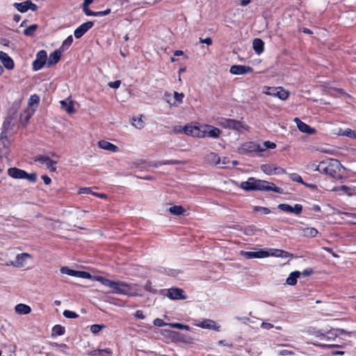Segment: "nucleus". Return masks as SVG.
<instances>
[{"instance_id":"f257e3e1","label":"nucleus","mask_w":356,"mask_h":356,"mask_svg":"<svg viewBox=\"0 0 356 356\" xmlns=\"http://www.w3.org/2000/svg\"><path fill=\"white\" fill-rule=\"evenodd\" d=\"M240 187L245 191H273L277 193H282L283 190L276 186L273 183L267 181L250 177L247 181H242Z\"/></svg>"},{"instance_id":"f03ea898","label":"nucleus","mask_w":356,"mask_h":356,"mask_svg":"<svg viewBox=\"0 0 356 356\" xmlns=\"http://www.w3.org/2000/svg\"><path fill=\"white\" fill-rule=\"evenodd\" d=\"M341 163L337 159H327L321 161L318 165H316L315 170L334 177L339 170Z\"/></svg>"},{"instance_id":"7ed1b4c3","label":"nucleus","mask_w":356,"mask_h":356,"mask_svg":"<svg viewBox=\"0 0 356 356\" xmlns=\"http://www.w3.org/2000/svg\"><path fill=\"white\" fill-rule=\"evenodd\" d=\"M33 260V256L27 252L17 254L14 261H10L6 264V266H12L15 268H24L29 261Z\"/></svg>"},{"instance_id":"20e7f679","label":"nucleus","mask_w":356,"mask_h":356,"mask_svg":"<svg viewBox=\"0 0 356 356\" xmlns=\"http://www.w3.org/2000/svg\"><path fill=\"white\" fill-rule=\"evenodd\" d=\"M218 124L222 127L232 129L238 131L248 129V126L243 124L240 121L233 119L222 118L219 121Z\"/></svg>"},{"instance_id":"39448f33","label":"nucleus","mask_w":356,"mask_h":356,"mask_svg":"<svg viewBox=\"0 0 356 356\" xmlns=\"http://www.w3.org/2000/svg\"><path fill=\"white\" fill-rule=\"evenodd\" d=\"M110 288L113 289V292L117 293L127 295V296H132L133 295L131 293V285H129L124 282L112 281Z\"/></svg>"},{"instance_id":"423d86ee","label":"nucleus","mask_w":356,"mask_h":356,"mask_svg":"<svg viewBox=\"0 0 356 356\" xmlns=\"http://www.w3.org/2000/svg\"><path fill=\"white\" fill-rule=\"evenodd\" d=\"M164 332L166 333V336H168L173 342H182L185 343H193V339L191 337L186 336L179 332L169 330H165Z\"/></svg>"},{"instance_id":"0eeeda50","label":"nucleus","mask_w":356,"mask_h":356,"mask_svg":"<svg viewBox=\"0 0 356 356\" xmlns=\"http://www.w3.org/2000/svg\"><path fill=\"white\" fill-rule=\"evenodd\" d=\"M264 93L267 95L277 97L281 100H286L289 95V92L282 87H268Z\"/></svg>"},{"instance_id":"6e6552de","label":"nucleus","mask_w":356,"mask_h":356,"mask_svg":"<svg viewBox=\"0 0 356 356\" xmlns=\"http://www.w3.org/2000/svg\"><path fill=\"white\" fill-rule=\"evenodd\" d=\"M261 149V145L254 142H246L241 145L238 148V152L241 154H246L252 152H258Z\"/></svg>"},{"instance_id":"1a4fd4ad","label":"nucleus","mask_w":356,"mask_h":356,"mask_svg":"<svg viewBox=\"0 0 356 356\" xmlns=\"http://www.w3.org/2000/svg\"><path fill=\"white\" fill-rule=\"evenodd\" d=\"M47 62V54L44 50H40L36 55L35 60L33 62V69L38 71L43 67Z\"/></svg>"},{"instance_id":"9d476101","label":"nucleus","mask_w":356,"mask_h":356,"mask_svg":"<svg viewBox=\"0 0 356 356\" xmlns=\"http://www.w3.org/2000/svg\"><path fill=\"white\" fill-rule=\"evenodd\" d=\"M201 134H204V137L209 136L213 138H217L220 134V130L211 125H204L202 127V129H201Z\"/></svg>"},{"instance_id":"9b49d317","label":"nucleus","mask_w":356,"mask_h":356,"mask_svg":"<svg viewBox=\"0 0 356 356\" xmlns=\"http://www.w3.org/2000/svg\"><path fill=\"white\" fill-rule=\"evenodd\" d=\"M184 291L179 288H171L167 291L166 296L171 300H185L186 296Z\"/></svg>"},{"instance_id":"f8f14e48","label":"nucleus","mask_w":356,"mask_h":356,"mask_svg":"<svg viewBox=\"0 0 356 356\" xmlns=\"http://www.w3.org/2000/svg\"><path fill=\"white\" fill-rule=\"evenodd\" d=\"M9 140L6 132H2L0 135V156H6L9 153L8 147Z\"/></svg>"},{"instance_id":"ddd939ff","label":"nucleus","mask_w":356,"mask_h":356,"mask_svg":"<svg viewBox=\"0 0 356 356\" xmlns=\"http://www.w3.org/2000/svg\"><path fill=\"white\" fill-rule=\"evenodd\" d=\"M261 170L267 175H275L285 173V170L275 166L273 164H264L261 167Z\"/></svg>"},{"instance_id":"4468645a","label":"nucleus","mask_w":356,"mask_h":356,"mask_svg":"<svg viewBox=\"0 0 356 356\" xmlns=\"http://www.w3.org/2000/svg\"><path fill=\"white\" fill-rule=\"evenodd\" d=\"M253 69L250 66L234 65L230 67L229 72L232 74L241 75L250 73Z\"/></svg>"},{"instance_id":"2eb2a0df","label":"nucleus","mask_w":356,"mask_h":356,"mask_svg":"<svg viewBox=\"0 0 356 356\" xmlns=\"http://www.w3.org/2000/svg\"><path fill=\"white\" fill-rule=\"evenodd\" d=\"M277 208L281 211L293 213L296 215L300 214L302 210V206L299 204H295L294 207H291L287 204H280L277 206Z\"/></svg>"},{"instance_id":"dca6fc26","label":"nucleus","mask_w":356,"mask_h":356,"mask_svg":"<svg viewBox=\"0 0 356 356\" xmlns=\"http://www.w3.org/2000/svg\"><path fill=\"white\" fill-rule=\"evenodd\" d=\"M197 327L213 330L217 332L220 331V326L216 324V323L211 319H204L201 322L195 324Z\"/></svg>"},{"instance_id":"f3484780","label":"nucleus","mask_w":356,"mask_h":356,"mask_svg":"<svg viewBox=\"0 0 356 356\" xmlns=\"http://www.w3.org/2000/svg\"><path fill=\"white\" fill-rule=\"evenodd\" d=\"M182 131L188 136H195L198 138H204V134H201V129L197 128V127H193L191 125H185Z\"/></svg>"},{"instance_id":"a211bd4d","label":"nucleus","mask_w":356,"mask_h":356,"mask_svg":"<svg viewBox=\"0 0 356 356\" xmlns=\"http://www.w3.org/2000/svg\"><path fill=\"white\" fill-rule=\"evenodd\" d=\"M93 26L92 22H87L82 24L74 31V37L76 38H81Z\"/></svg>"},{"instance_id":"6ab92c4d","label":"nucleus","mask_w":356,"mask_h":356,"mask_svg":"<svg viewBox=\"0 0 356 356\" xmlns=\"http://www.w3.org/2000/svg\"><path fill=\"white\" fill-rule=\"evenodd\" d=\"M35 161H38L41 163H44L46 165L47 168L51 172L56 171V161L51 160L47 156H38L35 159Z\"/></svg>"},{"instance_id":"aec40b11","label":"nucleus","mask_w":356,"mask_h":356,"mask_svg":"<svg viewBox=\"0 0 356 356\" xmlns=\"http://www.w3.org/2000/svg\"><path fill=\"white\" fill-rule=\"evenodd\" d=\"M0 60L7 70H13L15 67L13 59L3 51H0Z\"/></svg>"},{"instance_id":"412c9836","label":"nucleus","mask_w":356,"mask_h":356,"mask_svg":"<svg viewBox=\"0 0 356 356\" xmlns=\"http://www.w3.org/2000/svg\"><path fill=\"white\" fill-rule=\"evenodd\" d=\"M15 6L21 13H25L29 9L31 10H35L37 9V6L31 1L15 3Z\"/></svg>"},{"instance_id":"4be33fe9","label":"nucleus","mask_w":356,"mask_h":356,"mask_svg":"<svg viewBox=\"0 0 356 356\" xmlns=\"http://www.w3.org/2000/svg\"><path fill=\"white\" fill-rule=\"evenodd\" d=\"M294 122L301 132L309 134H314L316 133V130L314 129L311 128L309 125L302 122L299 118H296L294 119Z\"/></svg>"},{"instance_id":"5701e85b","label":"nucleus","mask_w":356,"mask_h":356,"mask_svg":"<svg viewBox=\"0 0 356 356\" xmlns=\"http://www.w3.org/2000/svg\"><path fill=\"white\" fill-rule=\"evenodd\" d=\"M61 52L60 49H58L50 54L47 62V66L48 67L54 66L59 61L61 56Z\"/></svg>"},{"instance_id":"b1692460","label":"nucleus","mask_w":356,"mask_h":356,"mask_svg":"<svg viewBox=\"0 0 356 356\" xmlns=\"http://www.w3.org/2000/svg\"><path fill=\"white\" fill-rule=\"evenodd\" d=\"M8 175L14 179H24L27 172L17 168H10L8 170Z\"/></svg>"},{"instance_id":"393cba45","label":"nucleus","mask_w":356,"mask_h":356,"mask_svg":"<svg viewBox=\"0 0 356 356\" xmlns=\"http://www.w3.org/2000/svg\"><path fill=\"white\" fill-rule=\"evenodd\" d=\"M241 254H243L247 259L264 258L270 255L268 252L264 250H260L257 252H241Z\"/></svg>"},{"instance_id":"a878e982","label":"nucleus","mask_w":356,"mask_h":356,"mask_svg":"<svg viewBox=\"0 0 356 356\" xmlns=\"http://www.w3.org/2000/svg\"><path fill=\"white\" fill-rule=\"evenodd\" d=\"M98 146L99 148L111 152H116L118 151L119 148L115 145L104 140H102L98 142Z\"/></svg>"},{"instance_id":"bb28decb","label":"nucleus","mask_w":356,"mask_h":356,"mask_svg":"<svg viewBox=\"0 0 356 356\" xmlns=\"http://www.w3.org/2000/svg\"><path fill=\"white\" fill-rule=\"evenodd\" d=\"M87 354L91 356H111L112 351L109 348L96 349L91 351H88Z\"/></svg>"},{"instance_id":"cd10ccee","label":"nucleus","mask_w":356,"mask_h":356,"mask_svg":"<svg viewBox=\"0 0 356 356\" xmlns=\"http://www.w3.org/2000/svg\"><path fill=\"white\" fill-rule=\"evenodd\" d=\"M15 311L18 314H28L31 312V308L27 305L19 303L15 306Z\"/></svg>"},{"instance_id":"c85d7f7f","label":"nucleus","mask_w":356,"mask_h":356,"mask_svg":"<svg viewBox=\"0 0 356 356\" xmlns=\"http://www.w3.org/2000/svg\"><path fill=\"white\" fill-rule=\"evenodd\" d=\"M301 273L300 271H293L286 280V283L289 285L293 286L297 282V279L300 276Z\"/></svg>"},{"instance_id":"c756f323","label":"nucleus","mask_w":356,"mask_h":356,"mask_svg":"<svg viewBox=\"0 0 356 356\" xmlns=\"http://www.w3.org/2000/svg\"><path fill=\"white\" fill-rule=\"evenodd\" d=\"M301 232L305 237H315L318 233V230L314 227L302 228Z\"/></svg>"},{"instance_id":"7c9ffc66","label":"nucleus","mask_w":356,"mask_h":356,"mask_svg":"<svg viewBox=\"0 0 356 356\" xmlns=\"http://www.w3.org/2000/svg\"><path fill=\"white\" fill-rule=\"evenodd\" d=\"M252 45L253 49L257 54H260L263 52L264 43L261 39L255 38L253 40Z\"/></svg>"},{"instance_id":"2f4dec72","label":"nucleus","mask_w":356,"mask_h":356,"mask_svg":"<svg viewBox=\"0 0 356 356\" xmlns=\"http://www.w3.org/2000/svg\"><path fill=\"white\" fill-rule=\"evenodd\" d=\"M61 108L65 111L67 113L72 114L74 112V106L72 104V102L70 101L67 103L65 100H61L60 102Z\"/></svg>"},{"instance_id":"473e14b6","label":"nucleus","mask_w":356,"mask_h":356,"mask_svg":"<svg viewBox=\"0 0 356 356\" xmlns=\"http://www.w3.org/2000/svg\"><path fill=\"white\" fill-rule=\"evenodd\" d=\"M170 213L175 216L183 215L186 210L181 205H174L168 209Z\"/></svg>"},{"instance_id":"72a5a7b5","label":"nucleus","mask_w":356,"mask_h":356,"mask_svg":"<svg viewBox=\"0 0 356 356\" xmlns=\"http://www.w3.org/2000/svg\"><path fill=\"white\" fill-rule=\"evenodd\" d=\"M142 115H140V117H138V118H133L132 119V125L134 127H135L136 129H140L144 127L145 126V122L144 121L142 120Z\"/></svg>"},{"instance_id":"f704fd0d","label":"nucleus","mask_w":356,"mask_h":356,"mask_svg":"<svg viewBox=\"0 0 356 356\" xmlns=\"http://www.w3.org/2000/svg\"><path fill=\"white\" fill-rule=\"evenodd\" d=\"M208 161L211 164H218L220 163V157L219 156L213 152L210 153L207 156Z\"/></svg>"},{"instance_id":"c9c22d12","label":"nucleus","mask_w":356,"mask_h":356,"mask_svg":"<svg viewBox=\"0 0 356 356\" xmlns=\"http://www.w3.org/2000/svg\"><path fill=\"white\" fill-rule=\"evenodd\" d=\"M73 42V38L72 35L68 36L63 42L61 47L59 48L61 51H64L67 49Z\"/></svg>"},{"instance_id":"e433bc0d","label":"nucleus","mask_w":356,"mask_h":356,"mask_svg":"<svg viewBox=\"0 0 356 356\" xmlns=\"http://www.w3.org/2000/svg\"><path fill=\"white\" fill-rule=\"evenodd\" d=\"M276 147V144L275 143L270 141H265L263 143V145H261V149L259 150V153L264 152L267 149H275Z\"/></svg>"},{"instance_id":"4c0bfd02","label":"nucleus","mask_w":356,"mask_h":356,"mask_svg":"<svg viewBox=\"0 0 356 356\" xmlns=\"http://www.w3.org/2000/svg\"><path fill=\"white\" fill-rule=\"evenodd\" d=\"M180 163H184V162L179 160H166L158 162V163L155 164L154 166L158 167L159 165H175Z\"/></svg>"},{"instance_id":"58836bf2","label":"nucleus","mask_w":356,"mask_h":356,"mask_svg":"<svg viewBox=\"0 0 356 356\" xmlns=\"http://www.w3.org/2000/svg\"><path fill=\"white\" fill-rule=\"evenodd\" d=\"M271 255L279 257H287L289 256H291L289 252L282 250H273V252L271 253Z\"/></svg>"},{"instance_id":"ea45409f","label":"nucleus","mask_w":356,"mask_h":356,"mask_svg":"<svg viewBox=\"0 0 356 356\" xmlns=\"http://www.w3.org/2000/svg\"><path fill=\"white\" fill-rule=\"evenodd\" d=\"M168 326L172 328H177L179 330H190V327L187 325H184L179 323H168Z\"/></svg>"},{"instance_id":"a19ab883","label":"nucleus","mask_w":356,"mask_h":356,"mask_svg":"<svg viewBox=\"0 0 356 356\" xmlns=\"http://www.w3.org/2000/svg\"><path fill=\"white\" fill-rule=\"evenodd\" d=\"M60 270L63 274H67L73 277H76L77 274V270L70 269L67 267H62Z\"/></svg>"},{"instance_id":"79ce46f5","label":"nucleus","mask_w":356,"mask_h":356,"mask_svg":"<svg viewBox=\"0 0 356 356\" xmlns=\"http://www.w3.org/2000/svg\"><path fill=\"white\" fill-rule=\"evenodd\" d=\"M95 280L99 281L101 282L103 285L106 286L110 288L111 284L112 283V280H108L104 277L102 276H97L95 277Z\"/></svg>"},{"instance_id":"37998d69","label":"nucleus","mask_w":356,"mask_h":356,"mask_svg":"<svg viewBox=\"0 0 356 356\" xmlns=\"http://www.w3.org/2000/svg\"><path fill=\"white\" fill-rule=\"evenodd\" d=\"M53 347H55L57 349H58L61 353H64V354H67V351L66 350L68 349V346L66 345V344H64V343H52L51 345Z\"/></svg>"},{"instance_id":"c03bdc74","label":"nucleus","mask_w":356,"mask_h":356,"mask_svg":"<svg viewBox=\"0 0 356 356\" xmlns=\"http://www.w3.org/2000/svg\"><path fill=\"white\" fill-rule=\"evenodd\" d=\"M37 25L33 24L24 29V34L28 36H31L33 35L34 32L37 29Z\"/></svg>"},{"instance_id":"a18cd8bd","label":"nucleus","mask_w":356,"mask_h":356,"mask_svg":"<svg viewBox=\"0 0 356 356\" xmlns=\"http://www.w3.org/2000/svg\"><path fill=\"white\" fill-rule=\"evenodd\" d=\"M53 332L58 336L63 335L65 333V327L60 325H55L53 327Z\"/></svg>"},{"instance_id":"49530a36","label":"nucleus","mask_w":356,"mask_h":356,"mask_svg":"<svg viewBox=\"0 0 356 356\" xmlns=\"http://www.w3.org/2000/svg\"><path fill=\"white\" fill-rule=\"evenodd\" d=\"M289 177L293 181L305 184L302 177L298 174H297V173H291V174H289Z\"/></svg>"},{"instance_id":"de8ad7c7","label":"nucleus","mask_w":356,"mask_h":356,"mask_svg":"<svg viewBox=\"0 0 356 356\" xmlns=\"http://www.w3.org/2000/svg\"><path fill=\"white\" fill-rule=\"evenodd\" d=\"M341 135L346 136L350 138H356V131H353L350 129H345L343 133H341Z\"/></svg>"},{"instance_id":"09e8293b","label":"nucleus","mask_w":356,"mask_h":356,"mask_svg":"<svg viewBox=\"0 0 356 356\" xmlns=\"http://www.w3.org/2000/svg\"><path fill=\"white\" fill-rule=\"evenodd\" d=\"M104 325L94 324L90 326V331L93 334H97L102 329L104 328Z\"/></svg>"},{"instance_id":"8fccbe9b","label":"nucleus","mask_w":356,"mask_h":356,"mask_svg":"<svg viewBox=\"0 0 356 356\" xmlns=\"http://www.w3.org/2000/svg\"><path fill=\"white\" fill-rule=\"evenodd\" d=\"M63 316L67 318H76L79 316L75 312L70 310H65L63 313Z\"/></svg>"},{"instance_id":"3c124183","label":"nucleus","mask_w":356,"mask_h":356,"mask_svg":"<svg viewBox=\"0 0 356 356\" xmlns=\"http://www.w3.org/2000/svg\"><path fill=\"white\" fill-rule=\"evenodd\" d=\"M89 5H86L83 3V10L85 14L88 16H95L96 12H93L88 8Z\"/></svg>"},{"instance_id":"603ef678","label":"nucleus","mask_w":356,"mask_h":356,"mask_svg":"<svg viewBox=\"0 0 356 356\" xmlns=\"http://www.w3.org/2000/svg\"><path fill=\"white\" fill-rule=\"evenodd\" d=\"M76 277L83 278V279H89L91 277V275L86 271H79L77 270V274Z\"/></svg>"},{"instance_id":"864d4df0","label":"nucleus","mask_w":356,"mask_h":356,"mask_svg":"<svg viewBox=\"0 0 356 356\" xmlns=\"http://www.w3.org/2000/svg\"><path fill=\"white\" fill-rule=\"evenodd\" d=\"M254 211H261L264 214H269L270 213V210L268 208L264 207H254Z\"/></svg>"},{"instance_id":"5fc2aeb1","label":"nucleus","mask_w":356,"mask_h":356,"mask_svg":"<svg viewBox=\"0 0 356 356\" xmlns=\"http://www.w3.org/2000/svg\"><path fill=\"white\" fill-rule=\"evenodd\" d=\"M24 179L29 180V181H31L32 183H34V182H35L36 179H37V174L35 172H33L31 174L27 173V175H25Z\"/></svg>"},{"instance_id":"6e6d98bb","label":"nucleus","mask_w":356,"mask_h":356,"mask_svg":"<svg viewBox=\"0 0 356 356\" xmlns=\"http://www.w3.org/2000/svg\"><path fill=\"white\" fill-rule=\"evenodd\" d=\"M184 97V95L182 92L179 93L177 92H174L175 100L179 104H181L182 102Z\"/></svg>"},{"instance_id":"4d7b16f0","label":"nucleus","mask_w":356,"mask_h":356,"mask_svg":"<svg viewBox=\"0 0 356 356\" xmlns=\"http://www.w3.org/2000/svg\"><path fill=\"white\" fill-rule=\"evenodd\" d=\"M144 289L151 293H156V290L152 287V282L150 281H147V282L144 285Z\"/></svg>"},{"instance_id":"13d9d810","label":"nucleus","mask_w":356,"mask_h":356,"mask_svg":"<svg viewBox=\"0 0 356 356\" xmlns=\"http://www.w3.org/2000/svg\"><path fill=\"white\" fill-rule=\"evenodd\" d=\"M154 325L158 327H162L164 325H168V323H165L162 319L161 318H156L154 320Z\"/></svg>"},{"instance_id":"bf43d9fd","label":"nucleus","mask_w":356,"mask_h":356,"mask_svg":"<svg viewBox=\"0 0 356 356\" xmlns=\"http://www.w3.org/2000/svg\"><path fill=\"white\" fill-rule=\"evenodd\" d=\"M40 98L37 95H33L31 96L29 99V104L32 105L33 104H38Z\"/></svg>"},{"instance_id":"052dcab7","label":"nucleus","mask_w":356,"mask_h":356,"mask_svg":"<svg viewBox=\"0 0 356 356\" xmlns=\"http://www.w3.org/2000/svg\"><path fill=\"white\" fill-rule=\"evenodd\" d=\"M120 84H121V81L120 80H117L113 82H109L108 83V86L112 88H118L120 87Z\"/></svg>"},{"instance_id":"680f3d73","label":"nucleus","mask_w":356,"mask_h":356,"mask_svg":"<svg viewBox=\"0 0 356 356\" xmlns=\"http://www.w3.org/2000/svg\"><path fill=\"white\" fill-rule=\"evenodd\" d=\"M293 352L285 349L281 350L278 352V355L281 356L293 355Z\"/></svg>"},{"instance_id":"e2e57ef3","label":"nucleus","mask_w":356,"mask_h":356,"mask_svg":"<svg viewBox=\"0 0 356 356\" xmlns=\"http://www.w3.org/2000/svg\"><path fill=\"white\" fill-rule=\"evenodd\" d=\"M92 191L90 188H81L79 189L80 194H92Z\"/></svg>"},{"instance_id":"0e129e2a","label":"nucleus","mask_w":356,"mask_h":356,"mask_svg":"<svg viewBox=\"0 0 356 356\" xmlns=\"http://www.w3.org/2000/svg\"><path fill=\"white\" fill-rule=\"evenodd\" d=\"M110 13H111V9H106L104 11L96 12L95 16L96 17L104 16V15L109 14Z\"/></svg>"},{"instance_id":"69168bd1","label":"nucleus","mask_w":356,"mask_h":356,"mask_svg":"<svg viewBox=\"0 0 356 356\" xmlns=\"http://www.w3.org/2000/svg\"><path fill=\"white\" fill-rule=\"evenodd\" d=\"M261 327L265 330H270L273 327V325L268 323H262Z\"/></svg>"},{"instance_id":"338daca9","label":"nucleus","mask_w":356,"mask_h":356,"mask_svg":"<svg viewBox=\"0 0 356 356\" xmlns=\"http://www.w3.org/2000/svg\"><path fill=\"white\" fill-rule=\"evenodd\" d=\"M200 42L201 43H205L207 45H211L212 44V40L211 38H207L205 39H201L200 38Z\"/></svg>"},{"instance_id":"774afa93","label":"nucleus","mask_w":356,"mask_h":356,"mask_svg":"<svg viewBox=\"0 0 356 356\" xmlns=\"http://www.w3.org/2000/svg\"><path fill=\"white\" fill-rule=\"evenodd\" d=\"M135 316L140 319H143L145 316L141 310H137L135 313Z\"/></svg>"}]
</instances>
